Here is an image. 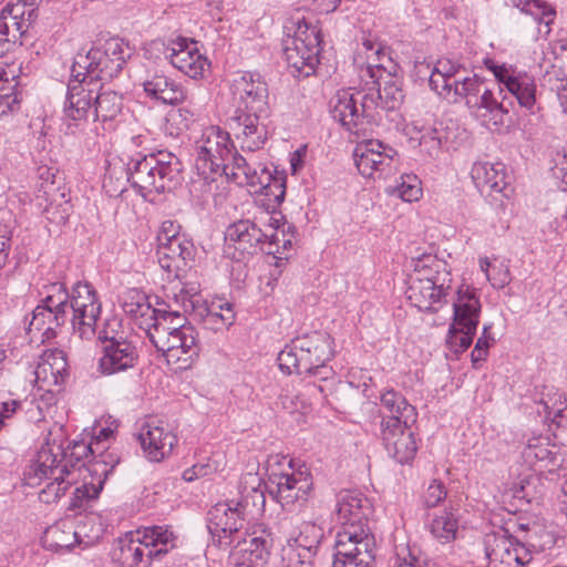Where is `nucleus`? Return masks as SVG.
Listing matches in <instances>:
<instances>
[{
  "mask_svg": "<svg viewBox=\"0 0 567 567\" xmlns=\"http://www.w3.org/2000/svg\"><path fill=\"white\" fill-rule=\"evenodd\" d=\"M524 464L534 471L549 473L557 471L564 464L561 449L553 443L549 436L538 434L529 436L520 452Z\"/></svg>",
  "mask_w": 567,
  "mask_h": 567,
  "instance_id": "obj_21",
  "label": "nucleus"
},
{
  "mask_svg": "<svg viewBox=\"0 0 567 567\" xmlns=\"http://www.w3.org/2000/svg\"><path fill=\"white\" fill-rule=\"evenodd\" d=\"M445 287H436L435 281L411 278L406 297L412 306L421 311H436L435 305L442 302L446 295Z\"/></svg>",
  "mask_w": 567,
  "mask_h": 567,
  "instance_id": "obj_33",
  "label": "nucleus"
},
{
  "mask_svg": "<svg viewBox=\"0 0 567 567\" xmlns=\"http://www.w3.org/2000/svg\"><path fill=\"white\" fill-rule=\"evenodd\" d=\"M495 342L493 336H481L471 353V359L474 368L478 367V363L486 360L488 355L489 347Z\"/></svg>",
  "mask_w": 567,
  "mask_h": 567,
  "instance_id": "obj_59",
  "label": "nucleus"
},
{
  "mask_svg": "<svg viewBox=\"0 0 567 567\" xmlns=\"http://www.w3.org/2000/svg\"><path fill=\"white\" fill-rule=\"evenodd\" d=\"M280 219L271 216V221H265L264 230L267 235H274L266 237L265 249L268 254H280V245L282 243V230H279Z\"/></svg>",
  "mask_w": 567,
  "mask_h": 567,
  "instance_id": "obj_54",
  "label": "nucleus"
},
{
  "mask_svg": "<svg viewBox=\"0 0 567 567\" xmlns=\"http://www.w3.org/2000/svg\"><path fill=\"white\" fill-rule=\"evenodd\" d=\"M412 425L403 424L396 419L381 421V436L385 450L400 464L412 461L417 450Z\"/></svg>",
  "mask_w": 567,
  "mask_h": 567,
  "instance_id": "obj_22",
  "label": "nucleus"
},
{
  "mask_svg": "<svg viewBox=\"0 0 567 567\" xmlns=\"http://www.w3.org/2000/svg\"><path fill=\"white\" fill-rule=\"evenodd\" d=\"M183 165L171 152L137 155L126 164V181L145 199L153 194L172 192L182 181Z\"/></svg>",
  "mask_w": 567,
  "mask_h": 567,
  "instance_id": "obj_4",
  "label": "nucleus"
},
{
  "mask_svg": "<svg viewBox=\"0 0 567 567\" xmlns=\"http://www.w3.org/2000/svg\"><path fill=\"white\" fill-rule=\"evenodd\" d=\"M101 302L96 292L87 282H76L69 298L72 310L73 331L80 339L90 340L95 336V326L101 313Z\"/></svg>",
  "mask_w": 567,
  "mask_h": 567,
  "instance_id": "obj_16",
  "label": "nucleus"
},
{
  "mask_svg": "<svg viewBox=\"0 0 567 567\" xmlns=\"http://www.w3.org/2000/svg\"><path fill=\"white\" fill-rule=\"evenodd\" d=\"M69 450L70 454L64 453L62 456H64V460H66L69 467L73 470L75 468L73 460H75L76 463H79L83 457H86L89 453L95 454L97 452V450L92 443L85 444L84 442H74L72 446H69Z\"/></svg>",
  "mask_w": 567,
  "mask_h": 567,
  "instance_id": "obj_58",
  "label": "nucleus"
},
{
  "mask_svg": "<svg viewBox=\"0 0 567 567\" xmlns=\"http://www.w3.org/2000/svg\"><path fill=\"white\" fill-rule=\"evenodd\" d=\"M508 2L522 12L530 14L538 24V32L547 34L549 25L554 21L555 11L542 0H508Z\"/></svg>",
  "mask_w": 567,
  "mask_h": 567,
  "instance_id": "obj_43",
  "label": "nucleus"
},
{
  "mask_svg": "<svg viewBox=\"0 0 567 567\" xmlns=\"http://www.w3.org/2000/svg\"><path fill=\"white\" fill-rule=\"evenodd\" d=\"M126 168L122 165H110L103 178V188L110 196L121 195L126 187Z\"/></svg>",
  "mask_w": 567,
  "mask_h": 567,
  "instance_id": "obj_51",
  "label": "nucleus"
},
{
  "mask_svg": "<svg viewBox=\"0 0 567 567\" xmlns=\"http://www.w3.org/2000/svg\"><path fill=\"white\" fill-rule=\"evenodd\" d=\"M489 69L493 71L498 83L504 84V86L507 90L512 85L511 81H515L517 73H518L515 70H513L512 68L506 66L505 64H503V65L493 64L492 66H489Z\"/></svg>",
  "mask_w": 567,
  "mask_h": 567,
  "instance_id": "obj_63",
  "label": "nucleus"
},
{
  "mask_svg": "<svg viewBox=\"0 0 567 567\" xmlns=\"http://www.w3.org/2000/svg\"><path fill=\"white\" fill-rule=\"evenodd\" d=\"M265 221H271L268 213H261L254 219H240L230 224L225 231V240L233 244L236 250L252 254L257 248L265 249ZM274 238V235H269Z\"/></svg>",
  "mask_w": 567,
  "mask_h": 567,
  "instance_id": "obj_20",
  "label": "nucleus"
},
{
  "mask_svg": "<svg viewBox=\"0 0 567 567\" xmlns=\"http://www.w3.org/2000/svg\"><path fill=\"white\" fill-rule=\"evenodd\" d=\"M272 539L265 528L244 529L231 542L230 555L243 567H265L270 556Z\"/></svg>",
  "mask_w": 567,
  "mask_h": 567,
  "instance_id": "obj_18",
  "label": "nucleus"
},
{
  "mask_svg": "<svg viewBox=\"0 0 567 567\" xmlns=\"http://www.w3.org/2000/svg\"><path fill=\"white\" fill-rule=\"evenodd\" d=\"M219 175H225L240 186L254 187L255 192H260L275 205H280L285 199L286 176L279 173L272 174L262 164L252 163L237 151L230 156L227 168Z\"/></svg>",
  "mask_w": 567,
  "mask_h": 567,
  "instance_id": "obj_10",
  "label": "nucleus"
},
{
  "mask_svg": "<svg viewBox=\"0 0 567 567\" xmlns=\"http://www.w3.org/2000/svg\"><path fill=\"white\" fill-rule=\"evenodd\" d=\"M181 226L173 220H164L161 225L159 231L157 234V241L162 243L164 240L172 239L177 236H182Z\"/></svg>",
  "mask_w": 567,
  "mask_h": 567,
  "instance_id": "obj_64",
  "label": "nucleus"
},
{
  "mask_svg": "<svg viewBox=\"0 0 567 567\" xmlns=\"http://www.w3.org/2000/svg\"><path fill=\"white\" fill-rule=\"evenodd\" d=\"M74 538H76V532H64L58 527L49 529L47 534V540L51 539L49 546L55 549H71Z\"/></svg>",
  "mask_w": 567,
  "mask_h": 567,
  "instance_id": "obj_57",
  "label": "nucleus"
},
{
  "mask_svg": "<svg viewBox=\"0 0 567 567\" xmlns=\"http://www.w3.org/2000/svg\"><path fill=\"white\" fill-rule=\"evenodd\" d=\"M544 405L545 419L550 420V429L559 444L567 446V406L553 411L548 402L542 400Z\"/></svg>",
  "mask_w": 567,
  "mask_h": 567,
  "instance_id": "obj_49",
  "label": "nucleus"
},
{
  "mask_svg": "<svg viewBox=\"0 0 567 567\" xmlns=\"http://www.w3.org/2000/svg\"><path fill=\"white\" fill-rule=\"evenodd\" d=\"M320 42V30L317 27L299 22L295 35L285 42L284 56L288 66L298 75L313 74L319 63Z\"/></svg>",
  "mask_w": 567,
  "mask_h": 567,
  "instance_id": "obj_15",
  "label": "nucleus"
},
{
  "mask_svg": "<svg viewBox=\"0 0 567 567\" xmlns=\"http://www.w3.org/2000/svg\"><path fill=\"white\" fill-rule=\"evenodd\" d=\"M358 103H360L358 90L353 93L350 90H342L337 93L331 110L332 117L351 132L362 118H365L362 114V106L360 105L359 109Z\"/></svg>",
  "mask_w": 567,
  "mask_h": 567,
  "instance_id": "obj_36",
  "label": "nucleus"
},
{
  "mask_svg": "<svg viewBox=\"0 0 567 567\" xmlns=\"http://www.w3.org/2000/svg\"><path fill=\"white\" fill-rule=\"evenodd\" d=\"M175 301L181 303L185 313H194L195 316L202 318L205 323L214 324L216 329L219 328L217 326L218 323L226 327L231 326L235 319L231 303H219L218 309L224 310V307H226L227 313H223L220 311L218 312L214 308H207L205 305H203L202 298L197 295L196 291L190 293L182 289L179 295L175 296Z\"/></svg>",
  "mask_w": 567,
  "mask_h": 567,
  "instance_id": "obj_27",
  "label": "nucleus"
},
{
  "mask_svg": "<svg viewBox=\"0 0 567 567\" xmlns=\"http://www.w3.org/2000/svg\"><path fill=\"white\" fill-rule=\"evenodd\" d=\"M398 152L379 140H369L355 146L354 163L364 177H385Z\"/></svg>",
  "mask_w": 567,
  "mask_h": 567,
  "instance_id": "obj_19",
  "label": "nucleus"
},
{
  "mask_svg": "<svg viewBox=\"0 0 567 567\" xmlns=\"http://www.w3.org/2000/svg\"><path fill=\"white\" fill-rule=\"evenodd\" d=\"M195 114L187 107L172 109L166 115V132L171 136H179L193 123Z\"/></svg>",
  "mask_w": 567,
  "mask_h": 567,
  "instance_id": "obj_48",
  "label": "nucleus"
},
{
  "mask_svg": "<svg viewBox=\"0 0 567 567\" xmlns=\"http://www.w3.org/2000/svg\"><path fill=\"white\" fill-rule=\"evenodd\" d=\"M431 534L441 543L454 540L457 533V519L452 512L442 511L430 523Z\"/></svg>",
  "mask_w": 567,
  "mask_h": 567,
  "instance_id": "obj_46",
  "label": "nucleus"
},
{
  "mask_svg": "<svg viewBox=\"0 0 567 567\" xmlns=\"http://www.w3.org/2000/svg\"><path fill=\"white\" fill-rule=\"evenodd\" d=\"M446 497V491L444 489V485L434 480L429 485L425 494H424V504L426 507H435Z\"/></svg>",
  "mask_w": 567,
  "mask_h": 567,
  "instance_id": "obj_61",
  "label": "nucleus"
},
{
  "mask_svg": "<svg viewBox=\"0 0 567 567\" xmlns=\"http://www.w3.org/2000/svg\"><path fill=\"white\" fill-rule=\"evenodd\" d=\"M381 404L389 413L383 419H396L403 424H414L417 419L416 410L409 404L405 398L394 390H386L381 394Z\"/></svg>",
  "mask_w": 567,
  "mask_h": 567,
  "instance_id": "obj_41",
  "label": "nucleus"
},
{
  "mask_svg": "<svg viewBox=\"0 0 567 567\" xmlns=\"http://www.w3.org/2000/svg\"><path fill=\"white\" fill-rule=\"evenodd\" d=\"M16 81L7 86H0V116L18 110L20 99L17 93Z\"/></svg>",
  "mask_w": 567,
  "mask_h": 567,
  "instance_id": "obj_55",
  "label": "nucleus"
},
{
  "mask_svg": "<svg viewBox=\"0 0 567 567\" xmlns=\"http://www.w3.org/2000/svg\"><path fill=\"white\" fill-rule=\"evenodd\" d=\"M464 71L465 69L457 61L450 58H441L436 61L431 72L429 84L437 95L443 97V93L455 84L460 74Z\"/></svg>",
  "mask_w": 567,
  "mask_h": 567,
  "instance_id": "obj_38",
  "label": "nucleus"
},
{
  "mask_svg": "<svg viewBox=\"0 0 567 567\" xmlns=\"http://www.w3.org/2000/svg\"><path fill=\"white\" fill-rule=\"evenodd\" d=\"M415 279L435 281L436 287L450 288L452 278L446 264L436 256L424 254L413 259Z\"/></svg>",
  "mask_w": 567,
  "mask_h": 567,
  "instance_id": "obj_37",
  "label": "nucleus"
},
{
  "mask_svg": "<svg viewBox=\"0 0 567 567\" xmlns=\"http://www.w3.org/2000/svg\"><path fill=\"white\" fill-rule=\"evenodd\" d=\"M168 327L159 322L148 332V339L157 351L163 352L167 362L178 364L179 369H187L198 357L197 333L193 326Z\"/></svg>",
  "mask_w": 567,
  "mask_h": 567,
  "instance_id": "obj_11",
  "label": "nucleus"
},
{
  "mask_svg": "<svg viewBox=\"0 0 567 567\" xmlns=\"http://www.w3.org/2000/svg\"><path fill=\"white\" fill-rule=\"evenodd\" d=\"M358 94L362 114L379 124L384 114L396 111L403 102L400 79L381 64L368 63L359 70Z\"/></svg>",
  "mask_w": 567,
  "mask_h": 567,
  "instance_id": "obj_5",
  "label": "nucleus"
},
{
  "mask_svg": "<svg viewBox=\"0 0 567 567\" xmlns=\"http://www.w3.org/2000/svg\"><path fill=\"white\" fill-rule=\"evenodd\" d=\"M47 292L45 297L42 299V303L51 306L54 309L65 308L69 309V298L70 293L68 292L64 284L62 282H53L45 287Z\"/></svg>",
  "mask_w": 567,
  "mask_h": 567,
  "instance_id": "obj_53",
  "label": "nucleus"
},
{
  "mask_svg": "<svg viewBox=\"0 0 567 567\" xmlns=\"http://www.w3.org/2000/svg\"><path fill=\"white\" fill-rule=\"evenodd\" d=\"M515 498L525 499L527 503L537 502L544 493V484L536 473H529L513 483Z\"/></svg>",
  "mask_w": 567,
  "mask_h": 567,
  "instance_id": "obj_45",
  "label": "nucleus"
},
{
  "mask_svg": "<svg viewBox=\"0 0 567 567\" xmlns=\"http://www.w3.org/2000/svg\"><path fill=\"white\" fill-rule=\"evenodd\" d=\"M118 328H120L118 319L111 318V319L105 320V322L101 329H99L97 331L95 330V334H97V339L101 340L102 342H104V344H107V341L102 337V334H104V332L107 336H111V337L113 336L116 341L126 340L125 338H123L121 336Z\"/></svg>",
  "mask_w": 567,
  "mask_h": 567,
  "instance_id": "obj_62",
  "label": "nucleus"
},
{
  "mask_svg": "<svg viewBox=\"0 0 567 567\" xmlns=\"http://www.w3.org/2000/svg\"><path fill=\"white\" fill-rule=\"evenodd\" d=\"M386 193L404 202H415L422 195L421 181L414 174H403L400 181L386 188Z\"/></svg>",
  "mask_w": 567,
  "mask_h": 567,
  "instance_id": "obj_47",
  "label": "nucleus"
},
{
  "mask_svg": "<svg viewBox=\"0 0 567 567\" xmlns=\"http://www.w3.org/2000/svg\"><path fill=\"white\" fill-rule=\"evenodd\" d=\"M185 321V317L178 310H158L154 319V326H152V329H155V327H157L159 322H165V324H168V327H178L177 324H179L181 327L189 326Z\"/></svg>",
  "mask_w": 567,
  "mask_h": 567,
  "instance_id": "obj_60",
  "label": "nucleus"
},
{
  "mask_svg": "<svg viewBox=\"0 0 567 567\" xmlns=\"http://www.w3.org/2000/svg\"><path fill=\"white\" fill-rule=\"evenodd\" d=\"M123 310L148 336L158 310L151 306L146 297L138 292L130 293L124 299Z\"/></svg>",
  "mask_w": 567,
  "mask_h": 567,
  "instance_id": "obj_39",
  "label": "nucleus"
},
{
  "mask_svg": "<svg viewBox=\"0 0 567 567\" xmlns=\"http://www.w3.org/2000/svg\"><path fill=\"white\" fill-rule=\"evenodd\" d=\"M195 257V247L185 235L158 243L157 258L159 266L168 272L179 271L188 266Z\"/></svg>",
  "mask_w": 567,
  "mask_h": 567,
  "instance_id": "obj_26",
  "label": "nucleus"
},
{
  "mask_svg": "<svg viewBox=\"0 0 567 567\" xmlns=\"http://www.w3.org/2000/svg\"><path fill=\"white\" fill-rule=\"evenodd\" d=\"M51 480L39 493L40 502L44 504L55 503L61 496L65 494L69 487L73 483V477L63 476V478L59 477H48Z\"/></svg>",
  "mask_w": 567,
  "mask_h": 567,
  "instance_id": "obj_52",
  "label": "nucleus"
},
{
  "mask_svg": "<svg viewBox=\"0 0 567 567\" xmlns=\"http://www.w3.org/2000/svg\"><path fill=\"white\" fill-rule=\"evenodd\" d=\"M443 99L452 103L465 101L482 124L491 130L498 131L509 122L508 105L504 97L498 101L495 93L477 75L458 78L452 87L443 93Z\"/></svg>",
  "mask_w": 567,
  "mask_h": 567,
  "instance_id": "obj_6",
  "label": "nucleus"
},
{
  "mask_svg": "<svg viewBox=\"0 0 567 567\" xmlns=\"http://www.w3.org/2000/svg\"><path fill=\"white\" fill-rule=\"evenodd\" d=\"M107 341L103 346V354L99 359V371L103 375H113L134 369L138 361V351L133 342L116 341L114 337L102 334Z\"/></svg>",
  "mask_w": 567,
  "mask_h": 567,
  "instance_id": "obj_23",
  "label": "nucleus"
},
{
  "mask_svg": "<svg viewBox=\"0 0 567 567\" xmlns=\"http://www.w3.org/2000/svg\"><path fill=\"white\" fill-rule=\"evenodd\" d=\"M60 451V447H56ZM62 453H53L51 449H42L38 454V460L33 465V473L35 477H59L73 476V471L69 467L66 460L62 456V460H58Z\"/></svg>",
  "mask_w": 567,
  "mask_h": 567,
  "instance_id": "obj_40",
  "label": "nucleus"
},
{
  "mask_svg": "<svg viewBox=\"0 0 567 567\" xmlns=\"http://www.w3.org/2000/svg\"><path fill=\"white\" fill-rule=\"evenodd\" d=\"M27 3L18 0L16 3L9 2L0 13V45L9 42H16L29 29L28 19H25Z\"/></svg>",
  "mask_w": 567,
  "mask_h": 567,
  "instance_id": "obj_31",
  "label": "nucleus"
},
{
  "mask_svg": "<svg viewBox=\"0 0 567 567\" xmlns=\"http://www.w3.org/2000/svg\"><path fill=\"white\" fill-rule=\"evenodd\" d=\"M414 130L420 134L419 145L421 152L426 155L427 158H436L441 153L442 140L439 132L434 127H421L414 126Z\"/></svg>",
  "mask_w": 567,
  "mask_h": 567,
  "instance_id": "obj_50",
  "label": "nucleus"
},
{
  "mask_svg": "<svg viewBox=\"0 0 567 567\" xmlns=\"http://www.w3.org/2000/svg\"><path fill=\"white\" fill-rule=\"evenodd\" d=\"M66 368L68 362L64 351L60 349L47 350L37 367L35 375L38 379L42 378L43 381L49 383L52 381L58 384L63 379Z\"/></svg>",
  "mask_w": 567,
  "mask_h": 567,
  "instance_id": "obj_42",
  "label": "nucleus"
},
{
  "mask_svg": "<svg viewBox=\"0 0 567 567\" xmlns=\"http://www.w3.org/2000/svg\"><path fill=\"white\" fill-rule=\"evenodd\" d=\"M132 49L118 38L106 40L101 47L92 48L85 53L79 52L72 65V83L109 81L116 76Z\"/></svg>",
  "mask_w": 567,
  "mask_h": 567,
  "instance_id": "obj_7",
  "label": "nucleus"
},
{
  "mask_svg": "<svg viewBox=\"0 0 567 567\" xmlns=\"http://www.w3.org/2000/svg\"><path fill=\"white\" fill-rule=\"evenodd\" d=\"M512 85L507 90L516 97L520 106L532 110L536 102V84L533 76L527 73L518 72L515 81H511Z\"/></svg>",
  "mask_w": 567,
  "mask_h": 567,
  "instance_id": "obj_44",
  "label": "nucleus"
},
{
  "mask_svg": "<svg viewBox=\"0 0 567 567\" xmlns=\"http://www.w3.org/2000/svg\"><path fill=\"white\" fill-rule=\"evenodd\" d=\"M312 477L307 468L269 474L267 489L286 511L302 505L312 489Z\"/></svg>",
  "mask_w": 567,
  "mask_h": 567,
  "instance_id": "obj_17",
  "label": "nucleus"
},
{
  "mask_svg": "<svg viewBox=\"0 0 567 567\" xmlns=\"http://www.w3.org/2000/svg\"><path fill=\"white\" fill-rule=\"evenodd\" d=\"M485 551L489 563H501L508 567L513 564L524 565L525 560L520 556L525 551L524 547L514 542L506 535H488L485 539Z\"/></svg>",
  "mask_w": 567,
  "mask_h": 567,
  "instance_id": "obj_35",
  "label": "nucleus"
},
{
  "mask_svg": "<svg viewBox=\"0 0 567 567\" xmlns=\"http://www.w3.org/2000/svg\"><path fill=\"white\" fill-rule=\"evenodd\" d=\"M321 530L313 524H306L296 538L297 547L284 549L282 559L286 567H311V550L320 543Z\"/></svg>",
  "mask_w": 567,
  "mask_h": 567,
  "instance_id": "obj_30",
  "label": "nucleus"
},
{
  "mask_svg": "<svg viewBox=\"0 0 567 567\" xmlns=\"http://www.w3.org/2000/svg\"><path fill=\"white\" fill-rule=\"evenodd\" d=\"M175 547L173 532L163 526H152L121 540L114 558L123 567H148L153 558H159Z\"/></svg>",
  "mask_w": 567,
  "mask_h": 567,
  "instance_id": "obj_9",
  "label": "nucleus"
},
{
  "mask_svg": "<svg viewBox=\"0 0 567 567\" xmlns=\"http://www.w3.org/2000/svg\"><path fill=\"white\" fill-rule=\"evenodd\" d=\"M332 339L327 332L313 331L290 341L277 357L280 370L287 374L310 373L333 357Z\"/></svg>",
  "mask_w": 567,
  "mask_h": 567,
  "instance_id": "obj_8",
  "label": "nucleus"
},
{
  "mask_svg": "<svg viewBox=\"0 0 567 567\" xmlns=\"http://www.w3.org/2000/svg\"><path fill=\"white\" fill-rule=\"evenodd\" d=\"M167 51L171 52L167 56L172 65L192 79L202 78L209 68L207 58L198 51L195 41L179 39Z\"/></svg>",
  "mask_w": 567,
  "mask_h": 567,
  "instance_id": "obj_25",
  "label": "nucleus"
},
{
  "mask_svg": "<svg viewBox=\"0 0 567 567\" xmlns=\"http://www.w3.org/2000/svg\"><path fill=\"white\" fill-rule=\"evenodd\" d=\"M261 481L256 474H246L239 485V497L215 504L208 511V530L214 542L227 549L231 546L250 516L264 512L266 498Z\"/></svg>",
  "mask_w": 567,
  "mask_h": 567,
  "instance_id": "obj_3",
  "label": "nucleus"
},
{
  "mask_svg": "<svg viewBox=\"0 0 567 567\" xmlns=\"http://www.w3.org/2000/svg\"><path fill=\"white\" fill-rule=\"evenodd\" d=\"M471 176L481 193H502L506 187L503 163L476 162L472 166Z\"/></svg>",
  "mask_w": 567,
  "mask_h": 567,
  "instance_id": "obj_34",
  "label": "nucleus"
},
{
  "mask_svg": "<svg viewBox=\"0 0 567 567\" xmlns=\"http://www.w3.org/2000/svg\"><path fill=\"white\" fill-rule=\"evenodd\" d=\"M234 152L235 146L229 133L219 126H208L196 142V168L206 179L210 174H220L227 168Z\"/></svg>",
  "mask_w": 567,
  "mask_h": 567,
  "instance_id": "obj_14",
  "label": "nucleus"
},
{
  "mask_svg": "<svg viewBox=\"0 0 567 567\" xmlns=\"http://www.w3.org/2000/svg\"><path fill=\"white\" fill-rule=\"evenodd\" d=\"M142 85L148 96L165 104H178L186 99L184 87L155 66L146 70Z\"/></svg>",
  "mask_w": 567,
  "mask_h": 567,
  "instance_id": "obj_28",
  "label": "nucleus"
},
{
  "mask_svg": "<svg viewBox=\"0 0 567 567\" xmlns=\"http://www.w3.org/2000/svg\"><path fill=\"white\" fill-rule=\"evenodd\" d=\"M375 539L368 525L348 524L337 534L333 567H371Z\"/></svg>",
  "mask_w": 567,
  "mask_h": 567,
  "instance_id": "obj_12",
  "label": "nucleus"
},
{
  "mask_svg": "<svg viewBox=\"0 0 567 567\" xmlns=\"http://www.w3.org/2000/svg\"><path fill=\"white\" fill-rule=\"evenodd\" d=\"M480 315L478 297L468 287L460 288L453 303V322L446 336V346L455 354L464 352L472 344Z\"/></svg>",
  "mask_w": 567,
  "mask_h": 567,
  "instance_id": "obj_13",
  "label": "nucleus"
},
{
  "mask_svg": "<svg viewBox=\"0 0 567 567\" xmlns=\"http://www.w3.org/2000/svg\"><path fill=\"white\" fill-rule=\"evenodd\" d=\"M68 310L65 308L54 309L44 303L39 305L32 312L29 332H39L42 341L54 338L56 330L66 321Z\"/></svg>",
  "mask_w": 567,
  "mask_h": 567,
  "instance_id": "obj_32",
  "label": "nucleus"
},
{
  "mask_svg": "<svg viewBox=\"0 0 567 567\" xmlns=\"http://www.w3.org/2000/svg\"><path fill=\"white\" fill-rule=\"evenodd\" d=\"M122 96L95 82L72 83L68 85L63 107L65 134L76 135L87 130L99 132L97 121H113L122 111Z\"/></svg>",
  "mask_w": 567,
  "mask_h": 567,
  "instance_id": "obj_2",
  "label": "nucleus"
},
{
  "mask_svg": "<svg viewBox=\"0 0 567 567\" xmlns=\"http://www.w3.org/2000/svg\"><path fill=\"white\" fill-rule=\"evenodd\" d=\"M138 441L146 457L152 462H159L172 453L177 443V436L168 425L152 421L142 427Z\"/></svg>",
  "mask_w": 567,
  "mask_h": 567,
  "instance_id": "obj_24",
  "label": "nucleus"
},
{
  "mask_svg": "<svg viewBox=\"0 0 567 567\" xmlns=\"http://www.w3.org/2000/svg\"><path fill=\"white\" fill-rule=\"evenodd\" d=\"M103 482H104V480H100L97 485H95L93 483H91V484L84 483L80 487H76L73 493V497L71 498L69 508L70 509L80 508L82 506V502L84 499H91V498L97 497L100 491L102 489Z\"/></svg>",
  "mask_w": 567,
  "mask_h": 567,
  "instance_id": "obj_56",
  "label": "nucleus"
},
{
  "mask_svg": "<svg viewBox=\"0 0 567 567\" xmlns=\"http://www.w3.org/2000/svg\"><path fill=\"white\" fill-rule=\"evenodd\" d=\"M371 514L369 499L360 492L341 491L337 496V515L346 527L348 524L368 525Z\"/></svg>",
  "mask_w": 567,
  "mask_h": 567,
  "instance_id": "obj_29",
  "label": "nucleus"
},
{
  "mask_svg": "<svg viewBox=\"0 0 567 567\" xmlns=\"http://www.w3.org/2000/svg\"><path fill=\"white\" fill-rule=\"evenodd\" d=\"M230 90L234 111L228 126L243 151H259L269 136L267 84L259 75L246 72L234 79Z\"/></svg>",
  "mask_w": 567,
  "mask_h": 567,
  "instance_id": "obj_1",
  "label": "nucleus"
}]
</instances>
